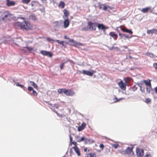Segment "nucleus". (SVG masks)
<instances>
[{
    "label": "nucleus",
    "instance_id": "39448f33",
    "mask_svg": "<svg viewBox=\"0 0 157 157\" xmlns=\"http://www.w3.org/2000/svg\"><path fill=\"white\" fill-rule=\"evenodd\" d=\"M136 152L138 157H142L144 155L143 150L139 148H136Z\"/></svg>",
    "mask_w": 157,
    "mask_h": 157
},
{
    "label": "nucleus",
    "instance_id": "c756f323",
    "mask_svg": "<svg viewBox=\"0 0 157 157\" xmlns=\"http://www.w3.org/2000/svg\"><path fill=\"white\" fill-rule=\"evenodd\" d=\"M64 38L65 39H69V42H71V43H73V44H74V43H75V41L74 40H73L70 39V38H69V37H67L66 36H64Z\"/></svg>",
    "mask_w": 157,
    "mask_h": 157
},
{
    "label": "nucleus",
    "instance_id": "6e6d98bb",
    "mask_svg": "<svg viewBox=\"0 0 157 157\" xmlns=\"http://www.w3.org/2000/svg\"><path fill=\"white\" fill-rule=\"evenodd\" d=\"M69 138H70V142L71 143L72 140V137L71 135H69Z\"/></svg>",
    "mask_w": 157,
    "mask_h": 157
},
{
    "label": "nucleus",
    "instance_id": "4468645a",
    "mask_svg": "<svg viewBox=\"0 0 157 157\" xmlns=\"http://www.w3.org/2000/svg\"><path fill=\"white\" fill-rule=\"evenodd\" d=\"M75 140L78 142H80L82 141H83L84 136L81 137L80 136H76L75 137Z\"/></svg>",
    "mask_w": 157,
    "mask_h": 157
},
{
    "label": "nucleus",
    "instance_id": "c03bdc74",
    "mask_svg": "<svg viewBox=\"0 0 157 157\" xmlns=\"http://www.w3.org/2000/svg\"><path fill=\"white\" fill-rule=\"evenodd\" d=\"M142 83H140L139 82H137L136 84L137 85L140 87V88L142 87Z\"/></svg>",
    "mask_w": 157,
    "mask_h": 157
},
{
    "label": "nucleus",
    "instance_id": "412c9836",
    "mask_svg": "<svg viewBox=\"0 0 157 157\" xmlns=\"http://www.w3.org/2000/svg\"><path fill=\"white\" fill-rule=\"evenodd\" d=\"M121 30L124 32H126L129 33L130 34H132V32L131 30L126 29L125 28H123L121 29Z\"/></svg>",
    "mask_w": 157,
    "mask_h": 157
},
{
    "label": "nucleus",
    "instance_id": "c85d7f7f",
    "mask_svg": "<svg viewBox=\"0 0 157 157\" xmlns=\"http://www.w3.org/2000/svg\"><path fill=\"white\" fill-rule=\"evenodd\" d=\"M46 40L48 41V42H50L51 43H53L55 41V40H53L50 37H47L46 38Z\"/></svg>",
    "mask_w": 157,
    "mask_h": 157
},
{
    "label": "nucleus",
    "instance_id": "4c0bfd02",
    "mask_svg": "<svg viewBox=\"0 0 157 157\" xmlns=\"http://www.w3.org/2000/svg\"><path fill=\"white\" fill-rule=\"evenodd\" d=\"M71 45H75V44H78V45H82V43H77V42H76L75 41V43H74V44H73V43H71Z\"/></svg>",
    "mask_w": 157,
    "mask_h": 157
},
{
    "label": "nucleus",
    "instance_id": "f03ea898",
    "mask_svg": "<svg viewBox=\"0 0 157 157\" xmlns=\"http://www.w3.org/2000/svg\"><path fill=\"white\" fill-rule=\"evenodd\" d=\"M58 92L59 94L64 93L67 96H73L75 95V92L71 90H67L65 89H59L57 91Z\"/></svg>",
    "mask_w": 157,
    "mask_h": 157
},
{
    "label": "nucleus",
    "instance_id": "7ed1b4c3",
    "mask_svg": "<svg viewBox=\"0 0 157 157\" xmlns=\"http://www.w3.org/2000/svg\"><path fill=\"white\" fill-rule=\"evenodd\" d=\"M11 15L9 12L7 11H5L1 15V19L3 21H6L7 20L9 19Z\"/></svg>",
    "mask_w": 157,
    "mask_h": 157
},
{
    "label": "nucleus",
    "instance_id": "1a4fd4ad",
    "mask_svg": "<svg viewBox=\"0 0 157 157\" xmlns=\"http://www.w3.org/2000/svg\"><path fill=\"white\" fill-rule=\"evenodd\" d=\"M118 85L122 90H125L126 88V85L123 83L122 81H121L120 82L118 83Z\"/></svg>",
    "mask_w": 157,
    "mask_h": 157
},
{
    "label": "nucleus",
    "instance_id": "3c124183",
    "mask_svg": "<svg viewBox=\"0 0 157 157\" xmlns=\"http://www.w3.org/2000/svg\"><path fill=\"white\" fill-rule=\"evenodd\" d=\"M64 65V63H63L61 64L60 65V68L61 69H63Z\"/></svg>",
    "mask_w": 157,
    "mask_h": 157
},
{
    "label": "nucleus",
    "instance_id": "cd10ccee",
    "mask_svg": "<svg viewBox=\"0 0 157 157\" xmlns=\"http://www.w3.org/2000/svg\"><path fill=\"white\" fill-rule=\"evenodd\" d=\"M30 82L31 83V85L32 86H33V87L36 89H37L38 87L37 85L34 82L31 81H30Z\"/></svg>",
    "mask_w": 157,
    "mask_h": 157
},
{
    "label": "nucleus",
    "instance_id": "f8f14e48",
    "mask_svg": "<svg viewBox=\"0 0 157 157\" xmlns=\"http://www.w3.org/2000/svg\"><path fill=\"white\" fill-rule=\"evenodd\" d=\"M31 5L32 6H37L40 7L42 6L41 4L37 1H32L31 3Z\"/></svg>",
    "mask_w": 157,
    "mask_h": 157
},
{
    "label": "nucleus",
    "instance_id": "a18cd8bd",
    "mask_svg": "<svg viewBox=\"0 0 157 157\" xmlns=\"http://www.w3.org/2000/svg\"><path fill=\"white\" fill-rule=\"evenodd\" d=\"M108 7V6H105L104 5L103 8L102 9L104 10L105 11L107 9Z\"/></svg>",
    "mask_w": 157,
    "mask_h": 157
},
{
    "label": "nucleus",
    "instance_id": "f704fd0d",
    "mask_svg": "<svg viewBox=\"0 0 157 157\" xmlns=\"http://www.w3.org/2000/svg\"><path fill=\"white\" fill-rule=\"evenodd\" d=\"M84 126H81L78 127V129L79 131H80L84 129Z\"/></svg>",
    "mask_w": 157,
    "mask_h": 157
},
{
    "label": "nucleus",
    "instance_id": "20e7f679",
    "mask_svg": "<svg viewBox=\"0 0 157 157\" xmlns=\"http://www.w3.org/2000/svg\"><path fill=\"white\" fill-rule=\"evenodd\" d=\"M88 24L90 29L93 31H94L96 30V27L98 25L97 23L88 22Z\"/></svg>",
    "mask_w": 157,
    "mask_h": 157
},
{
    "label": "nucleus",
    "instance_id": "e2e57ef3",
    "mask_svg": "<svg viewBox=\"0 0 157 157\" xmlns=\"http://www.w3.org/2000/svg\"><path fill=\"white\" fill-rule=\"evenodd\" d=\"M86 126V124L85 123H82L81 126H84V128H85Z\"/></svg>",
    "mask_w": 157,
    "mask_h": 157
},
{
    "label": "nucleus",
    "instance_id": "bf43d9fd",
    "mask_svg": "<svg viewBox=\"0 0 157 157\" xmlns=\"http://www.w3.org/2000/svg\"><path fill=\"white\" fill-rule=\"evenodd\" d=\"M72 144H73V145H75V146H76L77 143L75 141H73L72 142Z\"/></svg>",
    "mask_w": 157,
    "mask_h": 157
},
{
    "label": "nucleus",
    "instance_id": "a19ab883",
    "mask_svg": "<svg viewBox=\"0 0 157 157\" xmlns=\"http://www.w3.org/2000/svg\"><path fill=\"white\" fill-rule=\"evenodd\" d=\"M89 29V28L88 26H86L83 28L82 30L85 31H87Z\"/></svg>",
    "mask_w": 157,
    "mask_h": 157
},
{
    "label": "nucleus",
    "instance_id": "4d7b16f0",
    "mask_svg": "<svg viewBox=\"0 0 157 157\" xmlns=\"http://www.w3.org/2000/svg\"><path fill=\"white\" fill-rule=\"evenodd\" d=\"M99 147H100V148L101 149H103L104 147V145L102 144H100Z\"/></svg>",
    "mask_w": 157,
    "mask_h": 157
},
{
    "label": "nucleus",
    "instance_id": "5701e85b",
    "mask_svg": "<svg viewBox=\"0 0 157 157\" xmlns=\"http://www.w3.org/2000/svg\"><path fill=\"white\" fill-rule=\"evenodd\" d=\"M109 35L112 36L113 38H114L115 39H116L117 37V35L116 34L114 33V32H110L109 33Z\"/></svg>",
    "mask_w": 157,
    "mask_h": 157
},
{
    "label": "nucleus",
    "instance_id": "8fccbe9b",
    "mask_svg": "<svg viewBox=\"0 0 157 157\" xmlns=\"http://www.w3.org/2000/svg\"><path fill=\"white\" fill-rule=\"evenodd\" d=\"M113 146L115 148H117L118 146V144H113Z\"/></svg>",
    "mask_w": 157,
    "mask_h": 157
},
{
    "label": "nucleus",
    "instance_id": "58836bf2",
    "mask_svg": "<svg viewBox=\"0 0 157 157\" xmlns=\"http://www.w3.org/2000/svg\"><path fill=\"white\" fill-rule=\"evenodd\" d=\"M23 2L25 4H27L29 3L30 0H22Z\"/></svg>",
    "mask_w": 157,
    "mask_h": 157
},
{
    "label": "nucleus",
    "instance_id": "338daca9",
    "mask_svg": "<svg viewBox=\"0 0 157 157\" xmlns=\"http://www.w3.org/2000/svg\"><path fill=\"white\" fill-rule=\"evenodd\" d=\"M87 151V148H86V147H85V148L84 149V151H85V152H86V151Z\"/></svg>",
    "mask_w": 157,
    "mask_h": 157
},
{
    "label": "nucleus",
    "instance_id": "052dcab7",
    "mask_svg": "<svg viewBox=\"0 0 157 157\" xmlns=\"http://www.w3.org/2000/svg\"><path fill=\"white\" fill-rule=\"evenodd\" d=\"M145 157H151V156L150 155L148 154H147L145 155Z\"/></svg>",
    "mask_w": 157,
    "mask_h": 157
},
{
    "label": "nucleus",
    "instance_id": "2f4dec72",
    "mask_svg": "<svg viewBox=\"0 0 157 157\" xmlns=\"http://www.w3.org/2000/svg\"><path fill=\"white\" fill-rule=\"evenodd\" d=\"M146 56H149L151 58H153L154 56V54L153 53L150 52H147L146 53Z\"/></svg>",
    "mask_w": 157,
    "mask_h": 157
},
{
    "label": "nucleus",
    "instance_id": "69168bd1",
    "mask_svg": "<svg viewBox=\"0 0 157 157\" xmlns=\"http://www.w3.org/2000/svg\"><path fill=\"white\" fill-rule=\"evenodd\" d=\"M155 92L156 93H157V86L155 88Z\"/></svg>",
    "mask_w": 157,
    "mask_h": 157
},
{
    "label": "nucleus",
    "instance_id": "72a5a7b5",
    "mask_svg": "<svg viewBox=\"0 0 157 157\" xmlns=\"http://www.w3.org/2000/svg\"><path fill=\"white\" fill-rule=\"evenodd\" d=\"M87 157H95L96 156L94 154V153H91L88 154L87 155Z\"/></svg>",
    "mask_w": 157,
    "mask_h": 157
},
{
    "label": "nucleus",
    "instance_id": "c9c22d12",
    "mask_svg": "<svg viewBox=\"0 0 157 157\" xmlns=\"http://www.w3.org/2000/svg\"><path fill=\"white\" fill-rule=\"evenodd\" d=\"M104 4L99 3L98 7L100 9H102L103 8Z\"/></svg>",
    "mask_w": 157,
    "mask_h": 157
},
{
    "label": "nucleus",
    "instance_id": "9b49d317",
    "mask_svg": "<svg viewBox=\"0 0 157 157\" xmlns=\"http://www.w3.org/2000/svg\"><path fill=\"white\" fill-rule=\"evenodd\" d=\"M82 74L84 75H87L89 76H92L93 74V73L94 72H91V71L83 70L82 71Z\"/></svg>",
    "mask_w": 157,
    "mask_h": 157
},
{
    "label": "nucleus",
    "instance_id": "6e6552de",
    "mask_svg": "<svg viewBox=\"0 0 157 157\" xmlns=\"http://www.w3.org/2000/svg\"><path fill=\"white\" fill-rule=\"evenodd\" d=\"M40 53L42 55L51 57L52 56V54L50 52L45 51L42 50L40 51Z\"/></svg>",
    "mask_w": 157,
    "mask_h": 157
},
{
    "label": "nucleus",
    "instance_id": "a878e982",
    "mask_svg": "<svg viewBox=\"0 0 157 157\" xmlns=\"http://www.w3.org/2000/svg\"><path fill=\"white\" fill-rule=\"evenodd\" d=\"M153 89L152 88L151 86H148L146 88L147 93L148 94H149L151 91Z\"/></svg>",
    "mask_w": 157,
    "mask_h": 157
},
{
    "label": "nucleus",
    "instance_id": "e433bc0d",
    "mask_svg": "<svg viewBox=\"0 0 157 157\" xmlns=\"http://www.w3.org/2000/svg\"><path fill=\"white\" fill-rule=\"evenodd\" d=\"M16 85L17 86L20 87L21 88H23L24 87V86L23 85L20 84L19 83L17 82L16 83Z\"/></svg>",
    "mask_w": 157,
    "mask_h": 157
},
{
    "label": "nucleus",
    "instance_id": "49530a36",
    "mask_svg": "<svg viewBox=\"0 0 157 157\" xmlns=\"http://www.w3.org/2000/svg\"><path fill=\"white\" fill-rule=\"evenodd\" d=\"M28 89L29 91H32L33 90V87L30 86H29L28 87Z\"/></svg>",
    "mask_w": 157,
    "mask_h": 157
},
{
    "label": "nucleus",
    "instance_id": "37998d69",
    "mask_svg": "<svg viewBox=\"0 0 157 157\" xmlns=\"http://www.w3.org/2000/svg\"><path fill=\"white\" fill-rule=\"evenodd\" d=\"M151 101L150 99L149 98H146L145 100V102L147 103H149Z\"/></svg>",
    "mask_w": 157,
    "mask_h": 157
},
{
    "label": "nucleus",
    "instance_id": "09e8293b",
    "mask_svg": "<svg viewBox=\"0 0 157 157\" xmlns=\"http://www.w3.org/2000/svg\"><path fill=\"white\" fill-rule=\"evenodd\" d=\"M49 105L52 106H55L56 108H58V105H56V104L52 105L51 104H50Z\"/></svg>",
    "mask_w": 157,
    "mask_h": 157
},
{
    "label": "nucleus",
    "instance_id": "a211bd4d",
    "mask_svg": "<svg viewBox=\"0 0 157 157\" xmlns=\"http://www.w3.org/2000/svg\"><path fill=\"white\" fill-rule=\"evenodd\" d=\"M6 5L8 6H13L15 5V2L13 1H10V0H6Z\"/></svg>",
    "mask_w": 157,
    "mask_h": 157
},
{
    "label": "nucleus",
    "instance_id": "4be33fe9",
    "mask_svg": "<svg viewBox=\"0 0 157 157\" xmlns=\"http://www.w3.org/2000/svg\"><path fill=\"white\" fill-rule=\"evenodd\" d=\"M90 140H91L90 139L84 137L83 141L84 142L85 144H87L88 143H90Z\"/></svg>",
    "mask_w": 157,
    "mask_h": 157
},
{
    "label": "nucleus",
    "instance_id": "13d9d810",
    "mask_svg": "<svg viewBox=\"0 0 157 157\" xmlns=\"http://www.w3.org/2000/svg\"><path fill=\"white\" fill-rule=\"evenodd\" d=\"M54 111L57 114L58 116L60 117V115L55 110H54Z\"/></svg>",
    "mask_w": 157,
    "mask_h": 157
},
{
    "label": "nucleus",
    "instance_id": "423d86ee",
    "mask_svg": "<svg viewBox=\"0 0 157 157\" xmlns=\"http://www.w3.org/2000/svg\"><path fill=\"white\" fill-rule=\"evenodd\" d=\"M153 9H152L151 6H148L145 8H142L141 11L143 13H147L148 11L151 13H152Z\"/></svg>",
    "mask_w": 157,
    "mask_h": 157
},
{
    "label": "nucleus",
    "instance_id": "680f3d73",
    "mask_svg": "<svg viewBox=\"0 0 157 157\" xmlns=\"http://www.w3.org/2000/svg\"><path fill=\"white\" fill-rule=\"evenodd\" d=\"M46 0H41V2H42V3H46Z\"/></svg>",
    "mask_w": 157,
    "mask_h": 157
},
{
    "label": "nucleus",
    "instance_id": "473e14b6",
    "mask_svg": "<svg viewBox=\"0 0 157 157\" xmlns=\"http://www.w3.org/2000/svg\"><path fill=\"white\" fill-rule=\"evenodd\" d=\"M29 18L30 19H32L34 20H36V17L35 16V15L34 14H32L31 15H30L29 17Z\"/></svg>",
    "mask_w": 157,
    "mask_h": 157
},
{
    "label": "nucleus",
    "instance_id": "9d476101",
    "mask_svg": "<svg viewBox=\"0 0 157 157\" xmlns=\"http://www.w3.org/2000/svg\"><path fill=\"white\" fill-rule=\"evenodd\" d=\"M63 11L64 13V15L63 16V19H68V17L69 15L68 11L67 10L65 9L63 10Z\"/></svg>",
    "mask_w": 157,
    "mask_h": 157
},
{
    "label": "nucleus",
    "instance_id": "0e129e2a",
    "mask_svg": "<svg viewBox=\"0 0 157 157\" xmlns=\"http://www.w3.org/2000/svg\"><path fill=\"white\" fill-rule=\"evenodd\" d=\"M40 10L41 12H43L44 11V7H43V9H40Z\"/></svg>",
    "mask_w": 157,
    "mask_h": 157
},
{
    "label": "nucleus",
    "instance_id": "6ab92c4d",
    "mask_svg": "<svg viewBox=\"0 0 157 157\" xmlns=\"http://www.w3.org/2000/svg\"><path fill=\"white\" fill-rule=\"evenodd\" d=\"M119 35L121 38H122L124 37L127 38L129 39L132 37V36H128L125 34H122L120 33H119Z\"/></svg>",
    "mask_w": 157,
    "mask_h": 157
},
{
    "label": "nucleus",
    "instance_id": "603ef678",
    "mask_svg": "<svg viewBox=\"0 0 157 157\" xmlns=\"http://www.w3.org/2000/svg\"><path fill=\"white\" fill-rule=\"evenodd\" d=\"M68 61H69L70 62H72V61L70 60L69 59H67L66 61H65L63 63H64V64L67 63Z\"/></svg>",
    "mask_w": 157,
    "mask_h": 157
},
{
    "label": "nucleus",
    "instance_id": "7c9ffc66",
    "mask_svg": "<svg viewBox=\"0 0 157 157\" xmlns=\"http://www.w3.org/2000/svg\"><path fill=\"white\" fill-rule=\"evenodd\" d=\"M124 99V98H120L119 99H118L116 97H115L113 99V100H114V102H116L119 101L120 100H121L122 99Z\"/></svg>",
    "mask_w": 157,
    "mask_h": 157
},
{
    "label": "nucleus",
    "instance_id": "0eeeda50",
    "mask_svg": "<svg viewBox=\"0 0 157 157\" xmlns=\"http://www.w3.org/2000/svg\"><path fill=\"white\" fill-rule=\"evenodd\" d=\"M121 153L124 154H128L132 152V148L128 147L127 149L124 150L121 152Z\"/></svg>",
    "mask_w": 157,
    "mask_h": 157
},
{
    "label": "nucleus",
    "instance_id": "b1692460",
    "mask_svg": "<svg viewBox=\"0 0 157 157\" xmlns=\"http://www.w3.org/2000/svg\"><path fill=\"white\" fill-rule=\"evenodd\" d=\"M97 26L99 29H101L102 30H104L105 26L103 24H99Z\"/></svg>",
    "mask_w": 157,
    "mask_h": 157
},
{
    "label": "nucleus",
    "instance_id": "79ce46f5",
    "mask_svg": "<svg viewBox=\"0 0 157 157\" xmlns=\"http://www.w3.org/2000/svg\"><path fill=\"white\" fill-rule=\"evenodd\" d=\"M132 89V90L133 91H136L137 90V87H136V86L134 85V86H133Z\"/></svg>",
    "mask_w": 157,
    "mask_h": 157
},
{
    "label": "nucleus",
    "instance_id": "ea45409f",
    "mask_svg": "<svg viewBox=\"0 0 157 157\" xmlns=\"http://www.w3.org/2000/svg\"><path fill=\"white\" fill-rule=\"evenodd\" d=\"M56 42H57L58 44H63V43L64 42L63 41H59V40H55Z\"/></svg>",
    "mask_w": 157,
    "mask_h": 157
},
{
    "label": "nucleus",
    "instance_id": "5fc2aeb1",
    "mask_svg": "<svg viewBox=\"0 0 157 157\" xmlns=\"http://www.w3.org/2000/svg\"><path fill=\"white\" fill-rule=\"evenodd\" d=\"M153 67L156 69H157V63H154L153 64Z\"/></svg>",
    "mask_w": 157,
    "mask_h": 157
},
{
    "label": "nucleus",
    "instance_id": "2eb2a0df",
    "mask_svg": "<svg viewBox=\"0 0 157 157\" xmlns=\"http://www.w3.org/2000/svg\"><path fill=\"white\" fill-rule=\"evenodd\" d=\"M64 19V20L63 22V26L65 28H67L68 26L69 25V22L68 19Z\"/></svg>",
    "mask_w": 157,
    "mask_h": 157
},
{
    "label": "nucleus",
    "instance_id": "f257e3e1",
    "mask_svg": "<svg viewBox=\"0 0 157 157\" xmlns=\"http://www.w3.org/2000/svg\"><path fill=\"white\" fill-rule=\"evenodd\" d=\"M15 25L18 28L26 30L30 29V23L25 21H24L22 22H16L15 23Z\"/></svg>",
    "mask_w": 157,
    "mask_h": 157
},
{
    "label": "nucleus",
    "instance_id": "393cba45",
    "mask_svg": "<svg viewBox=\"0 0 157 157\" xmlns=\"http://www.w3.org/2000/svg\"><path fill=\"white\" fill-rule=\"evenodd\" d=\"M144 82L145 83L146 85L148 86H151V84L150 82V80L149 81L144 80Z\"/></svg>",
    "mask_w": 157,
    "mask_h": 157
},
{
    "label": "nucleus",
    "instance_id": "de8ad7c7",
    "mask_svg": "<svg viewBox=\"0 0 157 157\" xmlns=\"http://www.w3.org/2000/svg\"><path fill=\"white\" fill-rule=\"evenodd\" d=\"M33 94L34 96H36L37 95V92L34 90H32Z\"/></svg>",
    "mask_w": 157,
    "mask_h": 157
},
{
    "label": "nucleus",
    "instance_id": "dca6fc26",
    "mask_svg": "<svg viewBox=\"0 0 157 157\" xmlns=\"http://www.w3.org/2000/svg\"><path fill=\"white\" fill-rule=\"evenodd\" d=\"M147 33L148 34L150 33H154L155 34H157V29H153L151 30H148L147 31Z\"/></svg>",
    "mask_w": 157,
    "mask_h": 157
},
{
    "label": "nucleus",
    "instance_id": "f3484780",
    "mask_svg": "<svg viewBox=\"0 0 157 157\" xmlns=\"http://www.w3.org/2000/svg\"><path fill=\"white\" fill-rule=\"evenodd\" d=\"M54 26L56 28H59L61 26V24L60 22L56 21L53 23Z\"/></svg>",
    "mask_w": 157,
    "mask_h": 157
},
{
    "label": "nucleus",
    "instance_id": "bb28decb",
    "mask_svg": "<svg viewBox=\"0 0 157 157\" xmlns=\"http://www.w3.org/2000/svg\"><path fill=\"white\" fill-rule=\"evenodd\" d=\"M65 6V3L61 1L60 2L59 6L62 9H63L64 8Z\"/></svg>",
    "mask_w": 157,
    "mask_h": 157
},
{
    "label": "nucleus",
    "instance_id": "ddd939ff",
    "mask_svg": "<svg viewBox=\"0 0 157 157\" xmlns=\"http://www.w3.org/2000/svg\"><path fill=\"white\" fill-rule=\"evenodd\" d=\"M33 48L29 47H26L22 49V50L24 52H26L28 51L30 52L33 50Z\"/></svg>",
    "mask_w": 157,
    "mask_h": 157
},
{
    "label": "nucleus",
    "instance_id": "aec40b11",
    "mask_svg": "<svg viewBox=\"0 0 157 157\" xmlns=\"http://www.w3.org/2000/svg\"><path fill=\"white\" fill-rule=\"evenodd\" d=\"M73 148L74 149L75 151L78 155H80L79 149L76 146H75L73 147Z\"/></svg>",
    "mask_w": 157,
    "mask_h": 157
},
{
    "label": "nucleus",
    "instance_id": "774afa93",
    "mask_svg": "<svg viewBox=\"0 0 157 157\" xmlns=\"http://www.w3.org/2000/svg\"><path fill=\"white\" fill-rule=\"evenodd\" d=\"M113 47H111V48H109V50H112L113 49Z\"/></svg>",
    "mask_w": 157,
    "mask_h": 157
},
{
    "label": "nucleus",
    "instance_id": "864d4df0",
    "mask_svg": "<svg viewBox=\"0 0 157 157\" xmlns=\"http://www.w3.org/2000/svg\"><path fill=\"white\" fill-rule=\"evenodd\" d=\"M140 91L142 93H144V88L143 89L142 88V87L141 88H140Z\"/></svg>",
    "mask_w": 157,
    "mask_h": 157
}]
</instances>
